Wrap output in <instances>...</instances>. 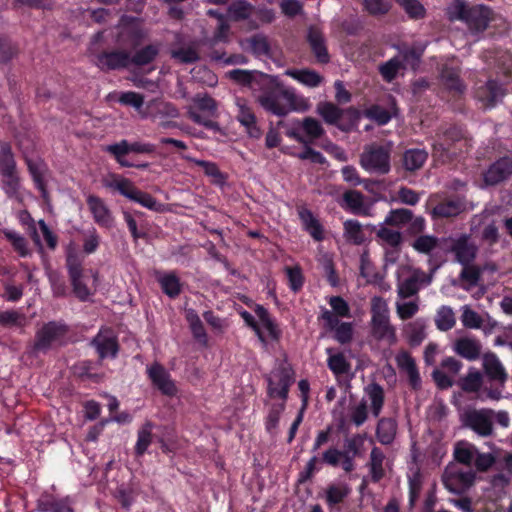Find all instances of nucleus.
<instances>
[{
  "mask_svg": "<svg viewBox=\"0 0 512 512\" xmlns=\"http://www.w3.org/2000/svg\"><path fill=\"white\" fill-rule=\"evenodd\" d=\"M367 419L368 405L364 399H362L358 404L353 405L349 408V420L355 426L359 427L363 425Z\"/></svg>",
  "mask_w": 512,
  "mask_h": 512,
  "instance_id": "62",
  "label": "nucleus"
},
{
  "mask_svg": "<svg viewBox=\"0 0 512 512\" xmlns=\"http://www.w3.org/2000/svg\"><path fill=\"white\" fill-rule=\"evenodd\" d=\"M506 89L497 80L489 79L486 82L478 81L474 96L485 108H492L505 96Z\"/></svg>",
  "mask_w": 512,
  "mask_h": 512,
  "instance_id": "12",
  "label": "nucleus"
},
{
  "mask_svg": "<svg viewBox=\"0 0 512 512\" xmlns=\"http://www.w3.org/2000/svg\"><path fill=\"white\" fill-rule=\"evenodd\" d=\"M286 75L310 88L318 87L323 82V77L311 69H289Z\"/></svg>",
  "mask_w": 512,
  "mask_h": 512,
  "instance_id": "34",
  "label": "nucleus"
},
{
  "mask_svg": "<svg viewBox=\"0 0 512 512\" xmlns=\"http://www.w3.org/2000/svg\"><path fill=\"white\" fill-rule=\"evenodd\" d=\"M147 375L154 388L167 397H174L178 388L171 374L160 363H154L147 368Z\"/></svg>",
  "mask_w": 512,
  "mask_h": 512,
  "instance_id": "11",
  "label": "nucleus"
},
{
  "mask_svg": "<svg viewBox=\"0 0 512 512\" xmlns=\"http://www.w3.org/2000/svg\"><path fill=\"white\" fill-rule=\"evenodd\" d=\"M254 5L246 0H233L227 8V16L233 21H243L253 16Z\"/></svg>",
  "mask_w": 512,
  "mask_h": 512,
  "instance_id": "33",
  "label": "nucleus"
},
{
  "mask_svg": "<svg viewBox=\"0 0 512 512\" xmlns=\"http://www.w3.org/2000/svg\"><path fill=\"white\" fill-rule=\"evenodd\" d=\"M302 129L309 138V142L320 139L325 135L321 122L313 117H305L302 121Z\"/></svg>",
  "mask_w": 512,
  "mask_h": 512,
  "instance_id": "54",
  "label": "nucleus"
},
{
  "mask_svg": "<svg viewBox=\"0 0 512 512\" xmlns=\"http://www.w3.org/2000/svg\"><path fill=\"white\" fill-rule=\"evenodd\" d=\"M455 314L448 306H442L438 311L435 318L436 327L440 331H448L455 326Z\"/></svg>",
  "mask_w": 512,
  "mask_h": 512,
  "instance_id": "55",
  "label": "nucleus"
},
{
  "mask_svg": "<svg viewBox=\"0 0 512 512\" xmlns=\"http://www.w3.org/2000/svg\"><path fill=\"white\" fill-rule=\"evenodd\" d=\"M229 41V34H213V37L208 41V48L206 55L211 61L217 63H224L227 52L224 45Z\"/></svg>",
  "mask_w": 512,
  "mask_h": 512,
  "instance_id": "29",
  "label": "nucleus"
},
{
  "mask_svg": "<svg viewBox=\"0 0 512 512\" xmlns=\"http://www.w3.org/2000/svg\"><path fill=\"white\" fill-rule=\"evenodd\" d=\"M69 327L61 321H49L36 331L32 350L34 353H47L53 345L64 342Z\"/></svg>",
  "mask_w": 512,
  "mask_h": 512,
  "instance_id": "9",
  "label": "nucleus"
},
{
  "mask_svg": "<svg viewBox=\"0 0 512 512\" xmlns=\"http://www.w3.org/2000/svg\"><path fill=\"white\" fill-rule=\"evenodd\" d=\"M371 333L379 341L386 340L389 345L397 342L396 329L390 324L389 310L381 297L371 301Z\"/></svg>",
  "mask_w": 512,
  "mask_h": 512,
  "instance_id": "6",
  "label": "nucleus"
},
{
  "mask_svg": "<svg viewBox=\"0 0 512 512\" xmlns=\"http://www.w3.org/2000/svg\"><path fill=\"white\" fill-rule=\"evenodd\" d=\"M38 512H74L69 496L57 498L53 494L43 493L37 500Z\"/></svg>",
  "mask_w": 512,
  "mask_h": 512,
  "instance_id": "18",
  "label": "nucleus"
},
{
  "mask_svg": "<svg viewBox=\"0 0 512 512\" xmlns=\"http://www.w3.org/2000/svg\"><path fill=\"white\" fill-rule=\"evenodd\" d=\"M464 209V202L460 198H451L435 205L432 214L435 218H452L458 216Z\"/></svg>",
  "mask_w": 512,
  "mask_h": 512,
  "instance_id": "27",
  "label": "nucleus"
},
{
  "mask_svg": "<svg viewBox=\"0 0 512 512\" xmlns=\"http://www.w3.org/2000/svg\"><path fill=\"white\" fill-rule=\"evenodd\" d=\"M476 474L473 470H463L456 466L447 467L443 473L442 481L447 490L455 494L466 492L475 482Z\"/></svg>",
  "mask_w": 512,
  "mask_h": 512,
  "instance_id": "10",
  "label": "nucleus"
},
{
  "mask_svg": "<svg viewBox=\"0 0 512 512\" xmlns=\"http://www.w3.org/2000/svg\"><path fill=\"white\" fill-rule=\"evenodd\" d=\"M345 239L354 245H361L365 241L362 225L358 220L348 219L343 224Z\"/></svg>",
  "mask_w": 512,
  "mask_h": 512,
  "instance_id": "44",
  "label": "nucleus"
},
{
  "mask_svg": "<svg viewBox=\"0 0 512 512\" xmlns=\"http://www.w3.org/2000/svg\"><path fill=\"white\" fill-rule=\"evenodd\" d=\"M512 175V158L504 156L492 163L484 173V182L494 186Z\"/></svg>",
  "mask_w": 512,
  "mask_h": 512,
  "instance_id": "16",
  "label": "nucleus"
},
{
  "mask_svg": "<svg viewBox=\"0 0 512 512\" xmlns=\"http://www.w3.org/2000/svg\"><path fill=\"white\" fill-rule=\"evenodd\" d=\"M385 455L378 447H373L370 453V474L373 482H379L385 475L383 462Z\"/></svg>",
  "mask_w": 512,
  "mask_h": 512,
  "instance_id": "46",
  "label": "nucleus"
},
{
  "mask_svg": "<svg viewBox=\"0 0 512 512\" xmlns=\"http://www.w3.org/2000/svg\"><path fill=\"white\" fill-rule=\"evenodd\" d=\"M450 250L461 265L472 263L477 255V247L470 241V236L467 234H461L458 238L452 239Z\"/></svg>",
  "mask_w": 512,
  "mask_h": 512,
  "instance_id": "15",
  "label": "nucleus"
},
{
  "mask_svg": "<svg viewBox=\"0 0 512 512\" xmlns=\"http://www.w3.org/2000/svg\"><path fill=\"white\" fill-rule=\"evenodd\" d=\"M326 353L329 354L327 366L335 375L347 374L351 369V364L342 352L332 354V348H327Z\"/></svg>",
  "mask_w": 512,
  "mask_h": 512,
  "instance_id": "42",
  "label": "nucleus"
},
{
  "mask_svg": "<svg viewBox=\"0 0 512 512\" xmlns=\"http://www.w3.org/2000/svg\"><path fill=\"white\" fill-rule=\"evenodd\" d=\"M2 176L1 185L8 198H18L21 187L18 171H11L0 174Z\"/></svg>",
  "mask_w": 512,
  "mask_h": 512,
  "instance_id": "45",
  "label": "nucleus"
},
{
  "mask_svg": "<svg viewBox=\"0 0 512 512\" xmlns=\"http://www.w3.org/2000/svg\"><path fill=\"white\" fill-rule=\"evenodd\" d=\"M440 78L443 85L454 95H461L465 91V85L460 78V70L448 64L441 67Z\"/></svg>",
  "mask_w": 512,
  "mask_h": 512,
  "instance_id": "25",
  "label": "nucleus"
},
{
  "mask_svg": "<svg viewBox=\"0 0 512 512\" xmlns=\"http://www.w3.org/2000/svg\"><path fill=\"white\" fill-rule=\"evenodd\" d=\"M343 202L346 210L353 214H362L364 211V197L360 191L348 190L343 194Z\"/></svg>",
  "mask_w": 512,
  "mask_h": 512,
  "instance_id": "49",
  "label": "nucleus"
},
{
  "mask_svg": "<svg viewBox=\"0 0 512 512\" xmlns=\"http://www.w3.org/2000/svg\"><path fill=\"white\" fill-rule=\"evenodd\" d=\"M447 18L464 22L470 29L477 32L485 31L491 22L498 19V15L487 5H469L465 0H452L445 9Z\"/></svg>",
  "mask_w": 512,
  "mask_h": 512,
  "instance_id": "2",
  "label": "nucleus"
},
{
  "mask_svg": "<svg viewBox=\"0 0 512 512\" xmlns=\"http://www.w3.org/2000/svg\"><path fill=\"white\" fill-rule=\"evenodd\" d=\"M316 113L325 124L336 126L343 132H349L360 120V111L350 106L341 108L331 101H321L316 106Z\"/></svg>",
  "mask_w": 512,
  "mask_h": 512,
  "instance_id": "5",
  "label": "nucleus"
},
{
  "mask_svg": "<svg viewBox=\"0 0 512 512\" xmlns=\"http://www.w3.org/2000/svg\"><path fill=\"white\" fill-rule=\"evenodd\" d=\"M307 42L318 63H329L330 55L322 34H307Z\"/></svg>",
  "mask_w": 512,
  "mask_h": 512,
  "instance_id": "35",
  "label": "nucleus"
},
{
  "mask_svg": "<svg viewBox=\"0 0 512 512\" xmlns=\"http://www.w3.org/2000/svg\"><path fill=\"white\" fill-rule=\"evenodd\" d=\"M413 212L407 208L392 209L386 215L383 224L387 226L402 228L413 219Z\"/></svg>",
  "mask_w": 512,
  "mask_h": 512,
  "instance_id": "39",
  "label": "nucleus"
},
{
  "mask_svg": "<svg viewBox=\"0 0 512 512\" xmlns=\"http://www.w3.org/2000/svg\"><path fill=\"white\" fill-rule=\"evenodd\" d=\"M17 170L12 147L7 142H0V174Z\"/></svg>",
  "mask_w": 512,
  "mask_h": 512,
  "instance_id": "50",
  "label": "nucleus"
},
{
  "mask_svg": "<svg viewBox=\"0 0 512 512\" xmlns=\"http://www.w3.org/2000/svg\"><path fill=\"white\" fill-rule=\"evenodd\" d=\"M404 68L401 60L393 57L379 67V72L386 82H392L398 75L400 69Z\"/></svg>",
  "mask_w": 512,
  "mask_h": 512,
  "instance_id": "60",
  "label": "nucleus"
},
{
  "mask_svg": "<svg viewBox=\"0 0 512 512\" xmlns=\"http://www.w3.org/2000/svg\"><path fill=\"white\" fill-rule=\"evenodd\" d=\"M432 145V156L435 162L448 164L468 154L472 148V139L463 125L452 124L437 133Z\"/></svg>",
  "mask_w": 512,
  "mask_h": 512,
  "instance_id": "1",
  "label": "nucleus"
},
{
  "mask_svg": "<svg viewBox=\"0 0 512 512\" xmlns=\"http://www.w3.org/2000/svg\"><path fill=\"white\" fill-rule=\"evenodd\" d=\"M91 345L95 348L100 361L115 358L119 350L117 338L111 330H100L92 339Z\"/></svg>",
  "mask_w": 512,
  "mask_h": 512,
  "instance_id": "13",
  "label": "nucleus"
},
{
  "mask_svg": "<svg viewBox=\"0 0 512 512\" xmlns=\"http://www.w3.org/2000/svg\"><path fill=\"white\" fill-rule=\"evenodd\" d=\"M365 391L371 401L372 415L374 417H378L382 411L383 406H384V401H385L384 389L380 384L373 382L365 388Z\"/></svg>",
  "mask_w": 512,
  "mask_h": 512,
  "instance_id": "37",
  "label": "nucleus"
},
{
  "mask_svg": "<svg viewBox=\"0 0 512 512\" xmlns=\"http://www.w3.org/2000/svg\"><path fill=\"white\" fill-rule=\"evenodd\" d=\"M156 280L162 292L169 298L175 299L181 294L183 284L175 271L158 272L156 274Z\"/></svg>",
  "mask_w": 512,
  "mask_h": 512,
  "instance_id": "23",
  "label": "nucleus"
},
{
  "mask_svg": "<svg viewBox=\"0 0 512 512\" xmlns=\"http://www.w3.org/2000/svg\"><path fill=\"white\" fill-rule=\"evenodd\" d=\"M465 423L478 435L487 437L492 434L493 422L491 411L474 410L466 415Z\"/></svg>",
  "mask_w": 512,
  "mask_h": 512,
  "instance_id": "17",
  "label": "nucleus"
},
{
  "mask_svg": "<svg viewBox=\"0 0 512 512\" xmlns=\"http://www.w3.org/2000/svg\"><path fill=\"white\" fill-rule=\"evenodd\" d=\"M428 159V152L425 149H407L402 157L403 167L410 172L417 171L423 167Z\"/></svg>",
  "mask_w": 512,
  "mask_h": 512,
  "instance_id": "31",
  "label": "nucleus"
},
{
  "mask_svg": "<svg viewBox=\"0 0 512 512\" xmlns=\"http://www.w3.org/2000/svg\"><path fill=\"white\" fill-rule=\"evenodd\" d=\"M185 319L189 324L194 339L202 346L208 345V335L196 310L189 308L185 311Z\"/></svg>",
  "mask_w": 512,
  "mask_h": 512,
  "instance_id": "30",
  "label": "nucleus"
},
{
  "mask_svg": "<svg viewBox=\"0 0 512 512\" xmlns=\"http://www.w3.org/2000/svg\"><path fill=\"white\" fill-rule=\"evenodd\" d=\"M483 368L485 374L492 381L504 383L507 380V373L494 353H487L483 357Z\"/></svg>",
  "mask_w": 512,
  "mask_h": 512,
  "instance_id": "28",
  "label": "nucleus"
},
{
  "mask_svg": "<svg viewBox=\"0 0 512 512\" xmlns=\"http://www.w3.org/2000/svg\"><path fill=\"white\" fill-rule=\"evenodd\" d=\"M439 243V239L432 235H421L412 243V247L419 253L430 254Z\"/></svg>",
  "mask_w": 512,
  "mask_h": 512,
  "instance_id": "61",
  "label": "nucleus"
},
{
  "mask_svg": "<svg viewBox=\"0 0 512 512\" xmlns=\"http://www.w3.org/2000/svg\"><path fill=\"white\" fill-rule=\"evenodd\" d=\"M409 503L413 506L420 496L422 489V474L420 469H416L412 475L408 476Z\"/></svg>",
  "mask_w": 512,
  "mask_h": 512,
  "instance_id": "64",
  "label": "nucleus"
},
{
  "mask_svg": "<svg viewBox=\"0 0 512 512\" xmlns=\"http://www.w3.org/2000/svg\"><path fill=\"white\" fill-rule=\"evenodd\" d=\"M285 407L286 401H282L281 403H272L270 405L268 414L264 421L265 429L269 434L273 435L276 432Z\"/></svg>",
  "mask_w": 512,
  "mask_h": 512,
  "instance_id": "47",
  "label": "nucleus"
},
{
  "mask_svg": "<svg viewBox=\"0 0 512 512\" xmlns=\"http://www.w3.org/2000/svg\"><path fill=\"white\" fill-rule=\"evenodd\" d=\"M349 488L332 484L326 489V503L329 507L340 504L349 495Z\"/></svg>",
  "mask_w": 512,
  "mask_h": 512,
  "instance_id": "58",
  "label": "nucleus"
},
{
  "mask_svg": "<svg viewBox=\"0 0 512 512\" xmlns=\"http://www.w3.org/2000/svg\"><path fill=\"white\" fill-rule=\"evenodd\" d=\"M376 236L383 243L389 245L391 248L400 249V246L403 242L402 233L396 230H392L387 227V225H382L376 232Z\"/></svg>",
  "mask_w": 512,
  "mask_h": 512,
  "instance_id": "51",
  "label": "nucleus"
},
{
  "mask_svg": "<svg viewBox=\"0 0 512 512\" xmlns=\"http://www.w3.org/2000/svg\"><path fill=\"white\" fill-rule=\"evenodd\" d=\"M298 216L302 224V228L313 240L321 242L325 238L324 227L313 212L307 208L298 210Z\"/></svg>",
  "mask_w": 512,
  "mask_h": 512,
  "instance_id": "21",
  "label": "nucleus"
},
{
  "mask_svg": "<svg viewBox=\"0 0 512 512\" xmlns=\"http://www.w3.org/2000/svg\"><path fill=\"white\" fill-rule=\"evenodd\" d=\"M171 57L182 64H192L197 62L199 53L193 46H181L171 49Z\"/></svg>",
  "mask_w": 512,
  "mask_h": 512,
  "instance_id": "53",
  "label": "nucleus"
},
{
  "mask_svg": "<svg viewBox=\"0 0 512 512\" xmlns=\"http://www.w3.org/2000/svg\"><path fill=\"white\" fill-rule=\"evenodd\" d=\"M254 312L256 316L259 318L262 325L267 329L268 334L270 338L273 341H279L281 338V330L279 329L278 325L275 323V321L270 316L269 311L260 304H256L254 308Z\"/></svg>",
  "mask_w": 512,
  "mask_h": 512,
  "instance_id": "36",
  "label": "nucleus"
},
{
  "mask_svg": "<svg viewBox=\"0 0 512 512\" xmlns=\"http://www.w3.org/2000/svg\"><path fill=\"white\" fill-rule=\"evenodd\" d=\"M103 186L111 193L128 198V179L116 173H108L102 178Z\"/></svg>",
  "mask_w": 512,
  "mask_h": 512,
  "instance_id": "38",
  "label": "nucleus"
},
{
  "mask_svg": "<svg viewBox=\"0 0 512 512\" xmlns=\"http://www.w3.org/2000/svg\"><path fill=\"white\" fill-rule=\"evenodd\" d=\"M101 361L82 360L74 365V374L81 380L99 383L103 374L99 372Z\"/></svg>",
  "mask_w": 512,
  "mask_h": 512,
  "instance_id": "26",
  "label": "nucleus"
},
{
  "mask_svg": "<svg viewBox=\"0 0 512 512\" xmlns=\"http://www.w3.org/2000/svg\"><path fill=\"white\" fill-rule=\"evenodd\" d=\"M426 324L422 319H416L405 327L408 343L412 347L419 346L426 337Z\"/></svg>",
  "mask_w": 512,
  "mask_h": 512,
  "instance_id": "41",
  "label": "nucleus"
},
{
  "mask_svg": "<svg viewBox=\"0 0 512 512\" xmlns=\"http://www.w3.org/2000/svg\"><path fill=\"white\" fill-rule=\"evenodd\" d=\"M365 116L379 126H384L392 119L391 113L384 107L373 104L365 111Z\"/></svg>",
  "mask_w": 512,
  "mask_h": 512,
  "instance_id": "57",
  "label": "nucleus"
},
{
  "mask_svg": "<svg viewBox=\"0 0 512 512\" xmlns=\"http://www.w3.org/2000/svg\"><path fill=\"white\" fill-rule=\"evenodd\" d=\"M240 46L244 51L250 52L257 58L272 57V48L263 34H253L251 37L241 40Z\"/></svg>",
  "mask_w": 512,
  "mask_h": 512,
  "instance_id": "19",
  "label": "nucleus"
},
{
  "mask_svg": "<svg viewBox=\"0 0 512 512\" xmlns=\"http://www.w3.org/2000/svg\"><path fill=\"white\" fill-rule=\"evenodd\" d=\"M295 373L292 367L281 362L271 373L265 377L267 381V395L269 398H279L282 401L288 399L290 387L295 381Z\"/></svg>",
  "mask_w": 512,
  "mask_h": 512,
  "instance_id": "7",
  "label": "nucleus"
},
{
  "mask_svg": "<svg viewBox=\"0 0 512 512\" xmlns=\"http://www.w3.org/2000/svg\"><path fill=\"white\" fill-rule=\"evenodd\" d=\"M298 99L293 89L278 82L265 86L257 97L258 103L266 112L279 117L296 110Z\"/></svg>",
  "mask_w": 512,
  "mask_h": 512,
  "instance_id": "3",
  "label": "nucleus"
},
{
  "mask_svg": "<svg viewBox=\"0 0 512 512\" xmlns=\"http://www.w3.org/2000/svg\"><path fill=\"white\" fill-rule=\"evenodd\" d=\"M237 106V121L245 127L247 133L252 138H259L261 135V130L257 125V118L254 113L253 108L248 104L246 99L237 98L236 99Z\"/></svg>",
  "mask_w": 512,
  "mask_h": 512,
  "instance_id": "14",
  "label": "nucleus"
},
{
  "mask_svg": "<svg viewBox=\"0 0 512 512\" xmlns=\"http://www.w3.org/2000/svg\"><path fill=\"white\" fill-rule=\"evenodd\" d=\"M25 322V315L16 310H7L0 313V327H23Z\"/></svg>",
  "mask_w": 512,
  "mask_h": 512,
  "instance_id": "59",
  "label": "nucleus"
},
{
  "mask_svg": "<svg viewBox=\"0 0 512 512\" xmlns=\"http://www.w3.org/2000/svg\"><path fill=\"white\" fill-rule=\"evenodd\" d=\"M477 448L465 441H460L456 443L454 447V459L461 464H464L468 467L471 466V464L474 461L475 455L477 453Z\"/></svg>",
  "mask_w": 512,
  "mask_h": 512,
  "instance_id": "43",
  "label": "nucleus"
},
{
  "mask_svg": "<svg viewBox=\"0 0 512 512\" xmlns=\"http://www.w3.org/2000/svg\"><path fill=\"white\" fill-rule=\"evenodd\" d=\"M25 162L27 165V169L29 174L32 177V180L35 184V187L39 190L42 199L48 203L50 201V195L47 190L46 182L44 179L45 172H46V164L41 161L37 160L34 161L30 158H25Z\"/></svg>",
  "mask_w": 512,
  "mask_h": 512,
  "instance_id": "20",
  "label": "nucleus"
},
{
  "mask_svg": "<svg viewBox=\"0 0 512 512\" xmlns=\"http://www.w3.org/2000/svg\"><path fill=\"white\" fill-rule=\"evenodd\" d=\"M454 351L466 360L475 361L481 355L482 345L476 338L460 337L454 342Z\"/></svg>",
  "mask_w": 512,
  "mask_h": 512,
  "instance_id": "22",
  "label": "nucleus"
},
{
  "mask_svg": "<svg viewBox=\"0 0 512 512\" xmlns=\"http://www.w3.org/2000/svg\"><path fill=\"white\" fill-rule=\"evenodd\" d=\"M285 273L288 279V286L294 293L299 292L304 285L305 278L300 266H286Z\"/></svg>",
  "mask_w": 512,
  "mask_h": 512,
  "instance_id": "56",
  "label": "nucleus"
},
{
  "mask_svg": "<svg viewBox=\"0 0 512 512\" xmlns=\"http://www.w3.org/2000/svg\"><path fill=\"white\" fill-rule=\"evenodd\" d=\"M91 62L102 71L128 67V51L111 49L105 34H94L88 47Z\"/></svg>",
  "mask_w": 512,
  "mask_h": 512,
  "instance_id": "4",
  "label": "nucleus"
},
{
  "mask_svg": "<svg viewBox=\"0 0 512 512\" xmlns=\"http://www.w3.org/2000/svg\"><path fill=\"white\" fill-rule=\"evenodd\" d=\"M86 202L93 215L94 221L102 227H110L112 217L104 201L98 196L89 195Z\"/></svg>",
  "mask_w": 512,
  "mask_h": 512,
  "instance_id": "24",
  "label": "nucleus"
},
{
  "mask_svg": "<svg viewBox=\"0 0 512 512\" xmlns=\"http://www.w3.org/2000/svg\"><path fill=\"white\" fill-rule=\"evenodd\" d=\"M412 19H422L426 15V9L419 0H396Z\"/></svg>",
  "mask_w": 512,
  "mask_h": 512,
  "instance_id": "63",
  "label": "nucleus"
},
{
  "mask_svg": "<svg viewBox=\"0 0 512 512\" xmlns=\"http://www.w3.org/2000/svg\"><path fill=\"white\" fill-rule=\"evenodd\" d=\"M130 201L136 202L141 206L148 208L152 211H162L163 204L156 201V199L149 193L139 190L130 184Z\"/></svg>",
  "mask_w": 512,
  "mask_h": 512,
  "instance_id": "40",
  "label": "nucleus"
},
{
  "mask_svg": "<svg viewBox=\"0 0 512 512\" xmlns=\"http://www.w3.org/2000/svg\"><path fill=\"white\" fill-rule=\"evenodd\" d=\"M390 160V146L372 143L364 148L360 156V165L367 172L385 175L391 169Z\"/></svg>",
  "mask_w": 512,
  "mask_h": 512,
  "instance_id": "8",
  "label": "nucleus"
},
{
  "mask_svg": "<svg viewBox=\"0 0 512 512\" xmlns=\"http://www.w3.org/2000/svg\"><path fill=\"white\" fill-rule=\"evenodd\" d=\"M483 377L480 371L475 368H470L466 376L458 381L460 388L467 393L478 392L482 386Z\"/></svg>",
  "mask_w": 512,
  "mask_h": 512,
  "instance_id": "48",
  "label": "nucleus"
},
{
  "mask_svg": "<svg viewBox=\"0 0 512 512\" xmlns=\"http://www.w3.org/2000/svg\"><path fill=\"white\" fill-rule=\"evenodd\" d=\"M158 55V48L153 44H149L138 50L130 57V65L143 66L151 63Z\"/></svg>",
  "mask_w": 512,
  "mask_h": 512,
  "instance_id": "52",
  "label": "nucleus"
},
{
  "mask_svg": "<svg viewBox=\"0 0 512 512\" xmlns=\"http://www.w3.org/2000/svg\"><path fill=\"white\" fill-rule=\"evenodd\" d=\"M397 431V422L393 418L383 417L379 419L376 427V437L383 445L393 443Z\"/></svg>",
  "mask_w": 512,
  "mask_h": 512,
  "instance_id": "32",
  "label": "nucleus"
}]
</instances>
